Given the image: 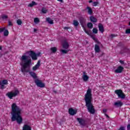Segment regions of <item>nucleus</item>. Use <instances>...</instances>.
I'll return each instance as SVG.
<instances>
[{
	"label": "nucleus",
	"mask_w": 130,
	"mask_h": 130,
	"mask_svg": "<svg viewBox=\"0 0 130 130\" xmlns=\"http://www.w3.org/2000/svg\"><path fill=\"white\" fill-rule=\"evenodd\" d=\"M87 27L89 29H92L93 28V24L91 22H88L87 23Z\"/></svg>",
	"instance_id": "cd10ccee"
},
{
	"label": "nucleus",
	"mask_w": 130,
	"mask_h": 130,
	"mask_svg": "<svg viewBox=\"0 0 130 130\" xmlns=\"http://www.w3.org/2000/svg\"><path fill=\"white\" fill-rule=\"evenodd\" d=\"M111 36L112 37V38H113V37H115V36H114V35H111Z\"/></svg>",
	"instance_id": "4d7b16f0"
},
{
	"label": "nucleus",
	"mask_w": 130,
	"mask_h": 130,
	"mask_svg": "<svg viewBox=\"0 0 130 130\" xmlns=\"http://www.w3.org/2000/svg\"><path fill=\"white\" fill-rule=\"evenodd\" d=\"M89 19L92 23H97V19L94 16H91L89 17Z\"/></svg>",
	"instance_id": "6ab92c4d"
},
{
	"label": "nucleus",
	"mask_w": 130,
	"mask_h": 130,
	"mask_svg": "<svg viewBox=\"0 0 130 130\" xmlns=\"http://www.w3.org/2000/svg\"><path fill=\"white\" fill-rule=\"evenodd\" d=\"M77 120L79 122V123L80 124V125L85 126V125L87 124V123H86V120L83 118H77Z\"/></svg>",
	"instance_id": "6e6552de"
},
{
	"label": "nucleus",
	"mask_w": 130,
	"mask_h": 130,
	"mask_svg": "<svg viewBox=\"0 0 130 130\" xmlns=\"http://www.w3.org/2000/svg\"><path fill=\"white\" fill-rule=\"evenodd\" d=\"M95 42L98 44H101V43L98 41V39H97L96 41H95Z\"/></svg>",
	"instance_id": "09e8293b"
},
{
	"label": "nucleus",
	"mask_w": 130,
	"mask_h": 130,
	"mask_svg": "<svg viewBox=\"0 0 130 130\" xmlns=\"http://www.w3.org/2000/svg\"><path fill=\"white\" fill-rule=\"evenodd\" d=\"M92 33H94V34H97V33H98V29L96 28H93L92 29Z\"/></svg>",
	"instance_id": "7c9ffc66"
},
{
	"label": "nucleus",
	"mask_w": 130,
	"mask_h": 130,
	"mask_svg": "<svg viewBox=\"0 0 130 130\" xmlns=\"http://www.w3.org/2000/svg\"><path fill=\"white\" fill-rule=\"evenodd\" d=\"M79 22L83 28H85V25H86V20L83 17L79 18Z\"/></svg>",
	"instance_id": "9d476101"
},
{
	"label": "nucleus",
	"mask_w": 130,
	"mask_h": 130,
	"mask_svg": "<svg viewBox=\"0 0 130 130\" xmlns=\"http://www.w3.org/2000/svg\"><path fill=\"white\" fill-rule=\"evenodd\" d=\"M50 50L52 53H55L57 51V48L56 47H53L50 48Z\"/></svg>",
	"instance_id": "5701e85b"
},
{
	"label": "nucleus",
	"mask_w": 130,
	"mask_h": 130,
	"mask_svg": "<svg viewBox=\"0 0 130 130\" xmlns=\"http://www.w3.org/2000/svg\"><path fill=\"white\" fill-rule=\"evenodd\" d=\"M127 130H130V124H128L127 126Z\"/></svg>",
	"instance_id": "de8ad7c7"
},
{
	"label": "nucleus",
	"mask_w": 130,
	"mask_h": 130,
	"mask_svg": "<svg viewBox=\"0 0 130 130\" xmlns=\"http://www.w3.org/2000/svg\"><path fill=\"white\" fill-rule=\"evenodd\" d=\"M0 88L2 90H4V89H5L6 87H5V84H3L2 82H0Z\"/></svg>",
	"instance_id": "c85d7f7f"
},
{
	"label": "nucleus",
	"mask_w": 130,
	"mask_h": 130,
	"mask_svg": "<svg viewBox=\"0 0 130 130\" xmlns=\"http://www.w3.org/2000/svg\"><path fill=\"white\" fill-rule=\"evenodd\" d=\"M20 60H21L20 65L22 67V73H29L30 71V64L32 63L31 58L29 56L24 55L22 56Z\"/></svg>",
	"instance_id": "7ed1b4c3"
},
{
	"label": "nucleus",
	"mask_w": 130,
	"mask_h": 130,
	"mask_svg": "<svg viewBox=\"0 0 130 130\" xmlns=\"http://www.w3.org/2000/svg\"><path fill=\"white\" fill-rule=\"evenodd\" d=\"M40 62H41L40 60H39L38 61L37 64H36V66H37V67L39 68V67H40Z\"/></svg>",
	"instance_id": "79ce46f5"
},
{
	"label": "nucleus",
	"mask_w": 130,
	"mask_h": 130,
	"mask_svg": "<svg viewBox=\"0 0 130 130\" xmlns=\"http://www.w3.org/2000/svg\"><path fill=\"white\" fill-rule=\"evenodd\" d=\"M83 74H85V72H83Z\"/></svg>",
	"instance_id": "e2e57ef3"
},
{
	"label": "nucleus",
	"mask_w": 130,
	"mask_h": 130,
	"mask_svg": "<svg viewBox=\"0 0 130 130\" xmlns=\"http://www.w3.org/2000/svg\"><path fill=\"white\" fill-rule=\"evenodd\" d=\"M4 31V36L5 37L9 36V30L6 29V27H3L2 28H0V33H3Z\"/></svg>",
	"instance_id": "1a4fd4ad"
},
{
	"label": "nucleus",
	"mask_w": 130,
	"mask_h": 130,
	"mask_svg": "<svg viewBox=\"0 0 130 130\" xmlns=\"http://www.w3.org/2000/svg\"><path fill=\"white\" fill-rule=\"evenodd\" d=\"M84 32H85V33H86V34H87V35H89V36L91 35V34L90 33V32H89V31L86 30V29L84 28Z\"/></svg>",
	"instance_id": "4c0bfd02"
},
{
	"label": "nucleus",
	"mask_w": 130,
	"mask_h": 130,
	"mask_svg": "<svg viewBox=\"0 0 130 130\" xmlns=\"http://www.w3.org/2000/svg\"><path fill=\"white\" fill-rule=\"evenodd\" d=\"M29 56L31 57L32 60H37V57L41 56V52L36 53L34 51L30 50L29 51Z\"/></svg>",
	"instance_id": "20e7f679"
},
{
	"label": "nucleus",
	"mask_w": 130,
	"mask_h": 130,
	"mask_svg": "<svg viewBox=\"0 0 130 130\" xmlns=\"http://www.w3.org/2000/svg\"><path fill=\"white\" fill-rule=\"evenodd\" d=\"M86 10H88L87 12L89 15H92L93 14V10L91 7L88 6L86 7Z\"/></svg>",
	"instance_id": "412c9836"
},
{
	"label": "nucleus",
	"mask_w": 130,
	"mask_h": 130,
	"mask_svg": "<svg viewBox=\"0 0 130 130\" xmlns=\"http://www.w3.org/2000/svg\"><path fill=\"white\" fill-rule=\"evenodd\" d=\"M29 74L33 79H37V75H36V73L35 72H29Z\"/></svg>",
	"instance_id": "aec40b11"
},
{
	"label": "nucleus",
	"mask_w": 130,
	"mask_h": 130,
	"mask_svg": "<svg viewBox=\"0 0 130 130\" xmlns=\"http://www.w3.org/2000/svg\"><path fill=\"white\" fill-rule=\"evenodd\" d=\"M98 27L99 31H100L101 33H103V32H104V26H103V24L99 23Z\"/></svg>",
	"instance_id": "4468645a"
},
{
	"label": "nucleus",
	"mask_w": 130,
	"mask_h": 130,
	"mask_svg": "<svg viewBox=\"0 0 130 130\" xmlns=\"http://www.w3.org/2000/svg\"><path fill=\"white\" fill-rule=\"evenodd\" d=\"M34 22L35 23H39V22H40V20H39V18H36L34 19Z\"/></svg>",
	"instance_id": "2f4dec72"
},
{
	"label": "nucleus",
	"mask_w": 130,
	"mask_h": 130,
	"mask_svg": "<svg viewBox=\"0 0 130 130\" xmlns=\"http://www.w3.org/2000/svg\"><path fill=\"white\" fill-rule=\"evenodd\" d=\"M123 69V67L121 66H119L117 69L115 70V73H116V74H120V73H122Z\"/></svg>",
	"instance_id": "9b49d317"
},
{
	"label": "nucleus",
	"mask_w": 130,
	"mask_h": 130,
	"mask_svg": "<svg viewBox=\"0 0 130 130\" xmlns=\"http://www.w3.org/2000/svg\"><path fill=\"white\" fill-rule=\"evenodd\" d=\"M31 128L28 124H24L23 126L22 130H31Z\"/></svg>",
	"instance_id": "dca6fc26"
},
{
	"label": "nucleus",
	"mask_w": 130,
	"mask_h": 130,
	"mask_svg": "<svg viewBox=\"0 0 130 130\" xmlns=\"http://www.w3.org/2000/svg\"><path fill=\"white\" fill-rule=\"evenodd\" d=\"M129 26H130V22H129Z\"/></svg>",
	"instance_id": "680f3d73"
},
{
	"label": "nucleus",
	"mask_w": 130,
	"mask_h": 130,
	"mask_svg": "<svg viewBox=\"0 0 130 130\" xmlns=\"http://www.w3.org/2000/svg\"><path fill=\"white\" fill-rule=\"evenodd\" d=\"M19 90H16L14 92H8L6 94V96H8L9 99H13V97H16V96H18V94H19Z\"/></svg>",
	"instance_id": "39448f33"
},
{
	"label": "nucleus",
	"mask_w": 130,
	"mask_h": 130,
	"mask_svg": "<svg viewBox=\"0 0 130 130\" xmlns=\"http://www.w3.org/2000/svg\"><path fill=\"white\" fill-rule=\"evenodd\" d=\"M22 20H21L20 19H18L17 20V23L18 25H22Z\"/></svg>",
	"instance_id": "473e14b6"
},
{
	"label": "nucleus",
	"mask_w": 130,
	"mask_h": 130,
	"mask_svg": "<svg viewBox=\"0 0 130 130\" xmlns=\"http://www.w3.org/2000/svg\"><path fill=\"white\" fill-rule=\"evenodd\" d=\"M38 68H39L38 66H37V65H35L33 68H32V70L33 71H36Z\"/></svg>",
	"instance_id": "c9c22d12"
},
{
	"label": "nucleus",
	"mask_w": 130,
	"mask_h": 130,
	"mask_svg": "<svg viewBox=\"0 0 130 130\" xmlns=\"http://www.w3.org/2000/svg\"><path fill=\"white\" fill-rule=\"evenodd\" d=\"M73 25L75 26V27H78V26H79V22H78L77 20H74Z\"/></svg>",
	"instance_id": "a878e982"
},
{
	"label": "nucleus",
	"mask_w": 130,
	"mask_h": 130,
	"mask_svg": "<svg viewBox=\"0 0 130 130\" xmlns=\"http://www.w3.org/2000/svg\"><path fill=\"white\" fill-rule=\"evenodd\" d=\"M12 111L11 114L12 117H11L12 121H17L18 124H21L23 122V118L21 116V112L22 109L17 106L16 103H13L11 106Z\"/></svg>",
	"instance_id": "f257e3e1"
},
{
	"label": "nucleus",
	"mask_w": 130,
	"mask_h": 130,
	"mask_svg": "<svg viewBox=\"0 0 130 130\" xmlns=\"http://www.w3.org/2000/svg\"><path fill=\"white\" fill-rule=\"evenodd\" d=\"M82 79L84 81V82H87V81H88V80H89V76H88V75H83V77H82Z\"/></svg>",
	"instance_id": "4be33fe9"
},
{
	"label": "nucleus",
	"mask_w": 130,
	"mask_h": 130,
	"mask_svg": "<svg viewBox=\"0 0 130 130\" xmlns=\"http://www.w3.org/2000/svg\"><path fill=\"white\" fill-rule=\"evenodd\" d=\"M94 50H95V52H96V53L100 52V47H99L98 45L95 44L94 45Z\"/></svg>",
	"instance_id": "a211bd4d"
},
{
	"label": "nucleus",
	"mask_w": 130,
	"mask_h": 130,
	"mask_svg": "<svg viewBox=\"0 0 130 130\" xmlns=\"http://www.w3.org/2000/svg\"><path fill=\"white\" fill-rule=\"evenodd\" d=\"M127 52H129V49L127 48L126 47H123L120 51V53L121 54H123V53H126Z\"/></svg>",
	"instance_id": "f8f14e48"
},
{
	"label": "nucleus",
	"mask_w": 130,
	"mask_h": 130,
	"mask_svg": "<svg viewBox=\"0 0 130 130\" xmlns=\"http://www.w3.org/2000/svg\"><path fill=\"white\" fill-rule=\"evenodd\" d=\"M54 93H56V91L53 90Z\"/></svg>",
	"instance_id": "052dcab7"
},
{
	"label": "nucleus",
	"mask_w": 130,
	"mask_h": 130,
	"mask_svg": "<svg viewBox=\"0 0 130 130\" xmlns=\"http://www.w3.org/2000/svg\"><path fill=\"white\" fill-rule=\"evenodd\" d=\"M93 7H96V6L98 5L99 3L97 2H93Z\"/></svg>",
	"instance_id": "37998d69"
},
{
	"label": "nucleus",
	"mask_w": 130,
	"mask_h": 130,
	"mask_svg": "<svg viewBox=\"0 0 130 130\" xmlns=\"http://www.w3.org/2000/svg\"><path fill=\"white\" fill-rule=\"evenodd\" d=\"M13 23H12V21L11 20H8V26H12Z\"/></svg>",
	"instance_id": "a19ab883"
},
{
	"label": "nucleus",
	"mask_w": 130,
	"mask_h": 130,
	"mask_svg": "<svg viewBox=\"0 0 130 130\" xmlns=\"http://www.w3.org/2000/svg\"><path fill=\"white\" fill-rule=\"evenodd\" d=\"M69 113L70 115H75V114H77V111L74 110L73 108H70L69 109Z\"/></svg>",
	"instance_id": "ddd939ff"
},
{
	"label": "nucleus",
	"mask_w": 130,
	"mask_h": 130,
	"mask_svg": "<svg viewBox=\"0 0 130 130\" xmlns=\"http://www.w3.org/2000/svg\"><path fill=\"white\" fill-rule=\"evenodd\" d=\"M8 51H6V52H5L3 54V55H6V54H7V53H8Z\"/></svg>",
	"instance_id": "3c124183"
},
{
	"label": "nucleus",
	"mask_w": 130,
	"mask_h": 130,
	"mask_svg": "<svg viewBox=\"0 0 130 130\" xmlns=\"http://www.w3.org/2000/svg\"><path fill=\"white\" fill-rule=\"evenodd\" d=\"M34 6H37V3L34 1H32L31 3L29 4L28 5V7H29L30 8H32V7H34Z\"/></svg>",
	"instance_id": "b1692460"
},
{
	"label": "nucleus",
	"mask_w": 130,
	"mask_h": 130,
	"mask_svg": "<svg viewBox=\"0 0 130 130\" xmlns=\"http://www.w3.org/2000/svg\"><path fill=\"white\" fill-rule=\"evenodd\" d=\"M118 130H125V127L123 126H121Z\"/></svg>",
	"instance_id": "58836bf2"
},
{
	"label": "nucleus",
	"mask_w": 130,
	"mask_h": 130,
	"mask_svg": "<svg viewBox=\"0 0 130 130\" xmlns=\"http://www.w3.org/2000/svg\"><path fill=\"white\" fill-rule=\"evenodd\" d=\"M84 100L85 101V106L87 107V111L90 114H95L96 110L94 108V106L92 103V90L88 88L85 95Z\"/></svg>",
	"instance_id": "f03ea898"
},
{
	"label": "nucleus",
	"mask_w": 130,
	"mask_h": 130,
	"mask_svg": "<svg viewBox=\"0 0 130 130\" xmlns=\"http://www.w3.org/2000/svg\"><path fill=\"white\" fill-rule=\"evenodd\" d=\"M115 93L117 94L118 98H121V99H124V98H125V94H124L121 89L116 90L115 91Z\"/></svg>",
	"instance_id": "423d86ee"
},
{
	"label": "nucleus",
	"mask_w": 130,
	"mask_h": 130,
	"mask_svg": "<svg viewBox=\"0 0 130 130\" xmlns=\"http://www.w3.org/2000/svg\"><path fill=\"white\" fill-rule=\"evenodd\" d=\"M122 105H123V104L120 101H118L114 103V106H116V107H121Z\"/></svg>",
	"instance_id": "2eb2a0df"
},
{
	"label": "nucleus",
	"mask_w": 130,
	"mask_h": 130,
	"mask_svg": "<svg viewBox=\"0 0 130 130\" xmlns=\"http://www.w3.org/2000/svg\"><path fill=\"white\" fill-rule=\"evenodd\" d=\"M35 83L37 87H39V88H44V87H45V84L43 83L41 80L38 79L35 80Z\"/></svg>",
	"instance_id": "0eeeda50"
},
{
	"label": "nucleus",
	"mask_w": 130,
	"mask_h": 130,
	"mask_svg": "<svg viewBox=\"0 0 130 130\" xmlns=\"http://www.w3.org/2000/svg\"><path fill=\"white\" fill-rule=\"evenodd\" d=\"M119 62L121 64H124V61H122L121 60H120L119 61Z\"/></svg>",
	"instance_id": "a18cd8bd"
},
{
	"label": "nucleus",
	"mask_w": 130,
	"mask_h": 130,
	"mask_svg": "<svg viewBox=\"0 0 130 130\" xmlns=\"http://www.w3.org/2000/svg\"><path fill=\"white\" fill-rule=\"evenodd\" d=\"M58 2H60V3H63V0H57Z\"/></svg>",
	"instance_id": "864d4df0"
},
{
	"label": "nucleus",
	"mask_w": 130,
	"mask_h": 130,
	"mask_svg": "<svg viewBox=\"0 0 130 130\" xmlns=\"http://www.w3.org/2000/svg\"><path fill=\"white\" fill-rule=\"evenodd\" d=\"M2 18L3 20H6V19H8V16L4 15L2 16Z\"/></svg>",
	"instance_id": "e433bc0d"
},
{
	"label": "nucleus",
	"mask_w": 130,
	"mask_h": 130,
	"mask_svg": "<svg viewBox=\"0 0 130 130\" xmlns=\"http://www.w3.org/2000/svg\"><path fill=\"white\" fill-rule=\"evenodd\" d=\"M105 116H106V117H107V118H109V116H108V115H107V114L105 113Z\"/></svg>",
	"instance_id": "8fccbe9b"
},
{
	"label": "nucleus",
	"mask_w": 130,
	"mask_h": 130,
	"mask_svg": "<svg viewBox=\"0 0 130 130\" xmlns=\"http://www.w3.org/2000/svg\"><path fill=\"white\" fill-rule=\"evenodd\" d=\"M41 12L43 14H46V13H47V9L44 7H43Z\"/></svg>",
	"instance_id": "bb28decb"
},
{
	"label": "nucleus",
	"mask_w": 130,
	"mask_h": 130,
	"mask_svg": "<svg viewBox=\"0 0 130 130\" xmlns=\"http://www.w3.org/2000/svg\"><path fill=\"white\" fill-rule=\"evenodd\" d=\"M118 46H124V44L121 42L118 43Z\"/></svg>",
	"instance_id": "c03bdc74"
},
{
	"label": "nucleus",
	"mask_w": 130,
	"mask_h": 130,
	"mask_svg": "<svg viewBox=\"0 0 130 130\" xmlns=\"http://www.w3.org/2000/svg\"><path fill=\"white\" fill-rule=\"evenodd\" d=\"M3 55H4V54L0 53V58H1V57H3Z\"/></svg>",
	"instance_id": "5fc2aeb1"
},
{
	"label": "nucleus",
	"mask_w": 130,
	"mask_h": 130,
	"mask_svg": "<svg viewBox=\"0 0 130 130\" xmlns=\"http://www.w3.org/2000/svg\"><path fill=\"white\" fill-rule=\"evenodd\" d=\"M61 52H62L63 54H67V53L69 52V50L62 49L61 50Z\"/></svg>",
	"instance_id": "c756f323"
},
{
	"label": "nucleus",
	"mask_w": 130,
	"mask_h": 130,
	"mask_svg": "<svg viewBox=\"0 0 130 130\" xmlns=\"http://www.w3.org/2000/svg\"><path fill=\"white\" fill-rule=\"evenodd\" d=\"M126 34H130V28L126 29Z\"/></svg>",
	"instance_id": "ea45409f"
},
{
	"label": "nucleus",
	"mask_w": 130,
	"mask_h": 130,
	"mask_svg": "<svg viewBox=\"0 0 130 130\" xmlns=\"http://www.w3.org/2000/svg\"><path fill=\"white\" fill-rule=\"evenodd\" d=\"M46 21L49 24H51V25H52V24H53V20H52L51 18L49 17L46 18Z\"/></svg>",
	"instance_id": "393cba45"
},
{
	"label": "nucleus",
	"mask_w": 130,
	"mask_h": 130,
	"mask_svg": "<svg viewBox=\"0 0 130 130\" xmlns=\"http://www.w3.org/2000/svg\"><path fill=\"white\" fill-rule=\"evenodd\" d=\"M34 32H37V29L34 28Z\"/></svg>",
	"instance_id": "6e6d98bb"
},
{
	"label": "nucleus",
	"mask_w": 130,
	"mask_h": 130,
	"mask_svg": "<svg viewBox=\"0 0 130 130\" xmlns=\"http://www.w3.org/2000/svg\"><path fill=\"white\" fill-rule=\"evenodd\" d=\"M91 38H92V39H93V40H94V41H97V39L96 38H95V37L93 35H90Z\"/></svg>",
	"instance_id": "f704fd0d"
},
{
	"label": "nucleus",
	"mask_w": 130,
	"mask_h": 130,
	"mask_svg": "<svg viewBox=\"0 0 130 130\" xmlns=\"http://www.w3.org/2000/svg\"><path fill=\"white\" fill-rule=\"evenodd\" d=\"M103 112H104V113H106V112H107V110H106V109H104L103 110Z\"/></svg>",
	"instance_id": "49530a36"
},
{
	"label": "nucleus",
	"mask_w": 130,
	"mask_h": 130,
	"mask_svg": "<svg viewBox=\"0 0 130 130\" xmlns=\"http://www.w3.org/2000/svg\"><path fill=\"white\" fill-rule=\"evenodd\" d=\"M2 83L3 84V85H7L8 80H4L2 81Z\"/></svg>",
	"instance_id": "72a5a7b5"
},
{
	"label": "nucleus",
	"mask_w": 130,
	"mask_h": 130,
	"mask_svg": "<svg viewBox=\"0 0 130 130\" xmlns=\"http://www.w3.org/2000/svg\"><path fill=\"white\" fill-rule=\"evenodd\" d=\"M64 30H68V29H70V27H65L64 28Z\"/></svg>",
	"instance_id": "603ef678"
},
{
	"label": "nucleus",
	"mask_w": 130,
	"mask_h": 130,
	"mask_svg": "<svg viewBox=\"0 0 130 130\" xmlns=\"http://www.w3.org/2000/svg\"><path fill=\"white\" fill-rule=\"evenodd\" d=\"M89 4H91V3H93V1L90 0L89 1Z\"/></svg>",
	"instance_id": "13d9d810"
},
{
	"label": "nucleus",
	"mask_w": 130,
	"mask_h": 130,
	"mask_svg": "<svg viewBox=\"0 0 130 130\" xmlns=\"http://www.w3.org/2000/svg\"><path fill=\"white\" fill-rule=\"evenodd\" d=\"M3 49V47L0 46V50H2Z\"/></svg>",
	"instance_id": "bf43d9fd"
},
{
	"label": "nucleus",
	"mask_w": 130,
	"mask_h": 130,
	"mask_svg": "<svg viewBox=\"0 0 130 130\" xmlns=\"http://www.w3.org/2000/svg\"><path fill=\"white\" fill-rule=\"evenodd\" d=\"M69 43H68L67 41L64 42V43L62 44L63 48L65 49H68V48H69Z\"/></svg>",
	"instance_id": "f3484780"
}]
</instances>
